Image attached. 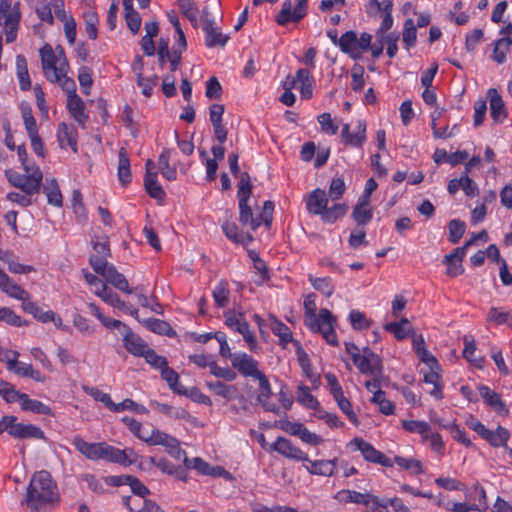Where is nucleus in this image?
Wrapping results in <instances>:
<instances>
[{
	"label": "nucleus",
	"instance_id": "5701e85b",
	"mask_svg": "<svg viewBox=\"0 0 512 512\" xmlns=\"http://www.w3.org/2000/svg\"><path fill=\"white\" fill-rule=\"evenodd\" d=\"M205 33V45L208 48L216 46H225L229 40L228 35H224L215 22L202 26Z\"/></svg>",
	"mask_w": 512,
	"mask_h": 512
},
{
	"label": "nucleus",
	"instance_id": "79ce46f5",
	"mask_svg": "<svg viewBox=\"0 0 512 512\" xmlns=\"http://www.w3.org/2000/svg\"><path fill=\"white\" fill-rule=\"evenodd\" d=\"M340 501L346 502V503H356V504H363L365 506H368L370 504V497L371 494L369 493H361L354 490H341L338 492L336 496Z\"/></svg>",
	"mask_w": 512,
	"mask_h": 512
},
{
	"label": "nucleus",
	"instance_id": "3c124183",
	"mask_svg": "<svg viewBox=\"0 0 512 512\" xmlns=\"http://www.w3.org/2000/svg\"><path fill=\"white\" fill-rule=\"evenodd\" d=\"M43 192L46 194L49 204L56 207L62 206L63 197L56 179L50 180L44 187Z\"/></svg>",
	"mask_w": 512,
	"mask_h": 512
},
{
	"label": "nucleus",
	"instance_id": "f8f14e48",
	"mask_svg": "<svg viewBox=\"0 0 512 512\" xmlns=\"http://www.w3.org/2000/svg\"><path fill=\"white\" fill-rule=\"evenodd\" d=\"M473 244V240H468L462 247L455 248L450 254L444 256L443 263L447 265V275L456 277L464 272L462 261L466 254V249Z\"/></svg>",
	"mask_w": 512,
	"mask_h": 512
},
{
	"label": "nucleus",
	"instance_id": "a211bd4d",
	"mask_svg": "<svg viewBox=\"0 0 512 512\" xmlns=\"http://www.w3.org/2000/svg\"><path fill=\"white\" fill-rule=\"evenodd\" d=\"M478 391L484 403L491 407L496 413L499 415L508 414L509 410L502 401L500 394L496 393L486 385H480L478 387Z\"/></svg>",
	"mask_w": 512,
	"mask_h": 512
},
{
	"label": "nucleus",
	"instance_id": "37998d69",
	"mask_svg": "<svg viewBox=\"0 0 512 512\" xmlns=\"http://www.w3.org/2000/svg\"><path fill=\"white\" fill-rule=\"evenodd\" d=\"M144 185L146 192L151 198H154L158 201L164 200L166 194L161 185L157 181V174L145 175Z\"/></svg>",
	"mask_w": 512,
	"mask_h": 512
},
{
	"label": "nucleus",
	"instance_id": "680f3d73",
	"mask_svg": "<svg viewBox=\"0 0 512 512\" xmlns=\"http://www.w3.org/2000/svg\"><path fill=\"white\" fill-rule=\"evenodd\" d=\"M85 27H86V33L88 37L92 40H95L98 35V24H99V18L97 13L90 9L83 14Z\"/></svg>",
	"mask_w": 512,
	"mask_h": 512
},
{
	"label": "nucleus",
	"instance_id": "e2e57ef3",
	"mask_svg": "<svg viewBox=\"0 0 512 512\" xmlns=\"http://www.w3.org/2000/svg\"><path fill=\"white\" fill-rule=\"evenodd\" d=\"M177 4L181 13L195 27L198 23V8L196 4L192 0H178Z\"/></svg>",
	"mask_w": 512,
	"mask_h": 512
},
{
	"label": "nucleus",
	"instance_id": "13d9d810",
	"mask_svg": "<svg viewBox=\"0 0 512 512\" xmlns=\"http://www.w3.org/2000/svg\"><path fill=\"white\" fill-rule=\"evenodd\" d=\"M486 320L494 323L495 325L507 324L512 327V311H500L496 307H491Z\"/></svg>",
	"mask_w": 512,
	"mask_h": 512
},
{
	"label": "nucleus",
	"instance_id": "423d86ee",
	"mask_svg": "<svg viewBox=\"0 0 512 512\" xmlns=\"http://www.w3.org/2000/svg\"><path fill=\"white\" fill-rule=\"evenodd\" d=\"M371 42V34L363 32L358 38L355 31L349 30L343 33L339 38V48L343 53L348 54L351 58L358 59L362 53L369 50Z\"/></svg>",
	"mask_w": 512,
	"mask_h": 512
},
{
	"label": "nucleus",
	"instance_id": "4c0bfd02",
	"mask_svg": "<svg viewBox=\"0 0 512 512\" xmlns=\"http://www.w3.org/2000/svg\"><path fill=\"white\" fill-rule=\"evenodd\" d=\"M161 377L167 382L169 388L174 393H177L179 395L188 394V389L182 387L179 383L178 373L172 368H169L168 365L161 369Z\"/></svg>",
	"mask_w": 512,
	"mask_h": 512
},
{
	"label": "nucleus",
	"instance_id": "f704fd0d",
	"mask_svg": "<svg viewBox=\"0 0 512 512\" xmlns=\"http://www.w3.org/2000/svg\"><path fill=\"white\" fill-rule=\"evenodd\" d=\"M21 307L26 313L33 315L34 318L42 323L55 321V313L53 311H43L41 307L30 301V299L26 302H23Z\"/></svg>",
	"mask_w": 512,
	"mask_h": 512
},
{
	"label": "nucleus",
	"instance_id": "338daca9",
	"mask_svg": "<svg viewBox=\"0 0 512 512\" xmlns=\"http://www.w3.org/2000/svg\"><path fill=\"white\" fill-rule=\"evenodd\" d=\"M352 218L359 226L367 225L373 218V210L371 207H362L361 205H355Z\"/></svg>",
	"mask_w": 512,
	"mask_h": 512
},
{
	"label": "nucleus",
	"instance_id": "0eeeda50",
	"mask_svg": "<svg viewBox=\"0 0 512 512\" xmlns=\"http://www.w3.org/2000/svg\"><path fill=\"white\" fill-rule=\"evenodd\" d=\"M307 12L308 0H295V5L291 0H285L276 16V22L280 26H285L290 22L297 23L307 15Z\"/></svg>",
	"mask_w": 512,
	"mask_h": 512
},
{
	"label": "nucleus",
	"instance_id": "ea45409f",
	"mask_svg": "<svg viewBox=\"0 0 512 512\" xmlns=\"http://www.w3.org/2000/svg\"><path fill=\"white\" fill-rule=\"evenodd\" d=\"M21 409L23 411H29L35 414L53 416V412L50 406L39 400L29 398L27 394L24 398V401L21 403Z\"/></svg>",
	"mask_w": 512,
	"mask_h": 512
},
{
	"label": "nucleus",
	"instance_id": "f03ea898",
	"mask_svg": "<svg viewBox=\"0 0 512 512\" xmlns=\"http://www.w3.org/2000/svg\"><path fill=\"white\" fill-rule=\"evenodd\" d=\"M305 324L315 333H321L326 342L332 346L338 345L337 335L334 329L336 318L332 313L322 308L316 315V295L311 293L304 299Z\"/></svg>",
	"mask_w": 512,
	"mask_h": 512
},
{
	"label": "nucleus",
	"instance_id": "49530a36",
	"mask_svg": "<svg viewBox=\"0 0 512 512\" xmlns=\"http://www.w3.org/2000/svg\"><path fill=\"white\" fill-rule=\"evenodd\" d=\"M511 44L512 39L509 36L496 40L494 43L492 59L498 64L504 63L506 61V54L509 52Z\"/></svg>",
	"mask_w": 512,
	"mask_h": 512
},
{
	"label": "nucleus",
	"instance_id": "cd10ccee",
	"mask_svg": "<svg viewBox=\"0 0 512 512\" xmlns=\"http://www.w3.org/2000/svg\"><path fill=\"white\" fill-rule=\"evenodd\" d=\"M384 329L394 335L397 340H404L408 336H412L413 327L407 318H402L400 321L390 322L385 324Z\"/></svg>",
	"mask_w": 512,
	"mask_h": 512
},
{
	"label": "nucleus",
	"instance_id": "09e8293b",
	"mask_svg": "<svg viewBox=\"0 0 512 512\" xmlns=\"http://www.w3.org/2000/svg\"><path fill=\"white\" fill-rule=\"evenodd\" d=\"M206 385L216 395L221 396L227 400L235 398L238 391L236 386L227 385L221 381L206 382Z\"/></svg>",
	"mask_w": 512,
	"mask_h": 512
},
{
	"label": "nucleus",
	"instance_id": "1a4fd4ad",
	"mask_svg": "<svg viewBox=\"0 0 512 512\" xmlns=\"http://www.w3.org/2000/svg\"><path fill=\"white\" fill-rule=\"evenodd\" d=\"M356 450H359L368 462L379 464L383 467H392L393 460L383 454L381 451L375 449L369 442L362 438L356 437L350 442Z\"/></svg>",
	"mask_w": 512,
	"mask_h": 512
},
{
	"label": "nucleus",
	"instance_id": "774afa93",
	"mask_svg": "<svg viewBox=\"0 0 512 512\" xmlns=\"http://www.w3.org/2000/svg\"><path fill=\"white\" fill-rule=\"evenodd\" d=\"M347 212V206L345 204H334L330 208H325L321 219L327 223H334L340 217L344 216Z\"/></svg>",
	"mask_w": 512,
	"mask_h": 512
},
{
	"label": "nucleus",
	"instance_id": "b1692460",
	"mask_svg": "<svg viewBox=\"0 0 512 512\" xmlns=\"http://www.w3.org/2000/svg\"><path fill=\"white\" fill-rule=\"evenodd\" d=\"M248 201L249 199L244 198L239 200V221L243 226L256 230L262 224V216L253 214Z\"/></svg>",
	"mask_w": 512,
	"mask_h": 512
},
{
	"label": "nucleus",
	"instance_id": "6e6552de",
	"mask_svg": "<svg viewBox=\"0 0 512 512\" xmlns=\"http://www.w3.org/2000/svg\"><path fill=\"white\" fill-rule=\"evenodd\" d=\"M138 455L132 449L121 450L103 442L100 460H106L122 466H130L137 462Z\"/></svg>",
	"mask_w": 512,
	"mask_h": 512
},
{
	"label": "nucleus",
	"instance_id": "de8ad7c7",
	"mask_svg": "<svg viewBox=\"0 0 512 512\" xmlns=\"http://www.w3.org/2000/svg\"><path fill=\"white\" fill-rule=\"evenodd\" d=\"M297 402L308 409H318L319 401L310 392L308 386L301 384L297 388Z\"/></svg>",
	"mask_w": 512,
	"mask_h": 512
},
{
	"label": "nucleus",
	"instance_id": "a878e982",
	"mask_svg": "<svg viewBox=\"0 0 512 512\" xmlns=\"http://www.w3.org/2000/svg\"><path fill=\"white\" fill-rule=\"evenodd\" d=\"M137 321L140 322L145 328L158 335H165L169 337L176 335L175 330H173L171 325L164 320L151 317L147 319L139 318Z\"/></svg>",
	"mask_w": 512,
	"mask_h": 512
},
{
	"label": "nucleus",
	"instance_id": "393cba45",
	"mask_svg": "<svg viewBox=\"0 0 512 512\" xmlns=\"http://www.w3.org/2000/svg\"><path fill=\"white\" fill-rule=\"evenodd\" d=\"M354 365L365 375H382L383 366L380 357L369 358V357H357L354 361Z\"/></svg>",
	"mask_w": 512,
	"mask_h": 512
},
{
	"label": "nucleus",
	"instance_id": "5fc2aeb1",
	"mask_svg": "<svg viewBox=\"0 0 512 512\" xmlns=\"http://www.w3.org/2000/svg\"><path fill=\"white\" fill-rule=\"evenodd\" d=\"M298 362L304 375L314 384L320 381V376L312 371V364L307 353L299 347L297 350Z\"/></svg>",
	"mask_w": 512,
	"mask_h": 512
},
{
	"label": "nucleus",
	"instance_id": "f3484780",
	"mask_svg": "<svg viewBox=\"0 0 512 512\" xmlns=\"http://www.w3.org/2000/svg\"><path fill=\"white\" fill-rule=\"evenodd\" d=\"M9 435L18 439H44V432L33 424L12 422Z\"/></svg>",
	"mask_w": 512,
	"mask_h": 512
},
{
	"label": "nucleus",
	"instance_id": "69168bd1",
	"mask_svg": "<svg viewBox=\"0 0 512 512\" xmlns=\"http://www.w3.org/2000/svg\"><path fill=\"white\" fill-rule=\"evenodd\" d=\"M83 273H84V278L86 280V282L91 285V286H94L95 289H94V293L101 299L104 298L105 295H107V293L111 290L107 287V285L101 280L99 279L96 275L86 271V270H83Z\"/></svg>",
	"mask_w": 512,
	"mask_h": 512
},
{
	"label": "nucleus",
	"instance_id": "20e7f679",
	"mask_svg": "<svg viewBox=\"0 0 512 512\" xmlns=\"http://www.w3.org/2000/svg\"><path fill=\"white\" fill-rule=\"evenodd\" d=\"M5 174L11 185L21 189L27 195H34L41 188L43 174L38 166L32 165L26 174H20L14 170H6Z\"/></svg>",
	"mask_w": 512,
	"mask_h": 512
},
{
	"label": "nucleus",
	"instance_id": "a18cd8bd",
	"mask_svg": "<svg viewBox=\"0 0 512 512\" xmlns=\"http://www.w3.org/2000/svg\"><path fill=\"white\" fill-rule=\"evenodd\" d=\"M226 326L234 332L240 333L249 324L242 313L228 310L224 312Z\"/></svg>",
	"mask_w": 512,
	"mask_h": 512
},
{
	"label": "nucleus",
	"instance_id": "7c9ffc66",
	"mask_svg": "<svg viewBox=\"0 0 512 512\" xmlns=\"http://www.w3.org/2000/svg\"><path fill=\"white\" fill-rule=\"evenodd\" d=\"M270 327L274 335L279 337V345L283 348L292 341V332L290 328L282 321L278 320L275 316L270 315Z\"/></svg>",
	"mask_w": 512,
	"mask_h": 512
},
{
	"label": "nucleus",
	"instance_id": "58836bf2",
	"mask_svg": "<svg viewBox=\"0 0 512 512\" xmlns=\"http://www.w3.org/2000/svg\"><path fill=\"white\" fill-rule=\"evenodd\" d=\"M299 90L302 99H310L313 96V78L308 69L298 70Z\"/></svg>",
	"mask_w": 512,
	"mask_h": 512
},
{
	"label": "nucleus",
	"instance_id": "7ed1b4c3",
	"mask_svg": "<svg viewBox=\"0 0 512 512\" xmlns=\"http://www.w3.org/2000/svg\"><path fill=\"white\" fill-rule=\"evenodd\" d=\"M20 3L12 0H0V25L4 29L6 43H13L20 27Z\"/></svg>",
	"mask_w": 512,
	"mask_h": 512
},
{
	"label": "nucleus",
	"instance_id": "9b49d317",
	"mask_svg": "<svg viewBox=\"0 0 512 512\" xmlns=\"http://www.w3.org/2000/svg\"><path fill=\"white\" fill-rule=\"evenodd\" d=\"M366 122L364 120H358L356 122L353 132L350 131V125L344 124L341 130V141L346 146L354 148H363L366 141Z\"/></svg>",
	"mask_w": 512,
	"mask_h": 512
},
{
	"label": "nucleus",
	"instance_id": "412c9836",
	"mask_svg": "<svg viewBox=\"0 0 512 512\" xmlns=\"http://www.w3.org/2000/svg\"><path fill=\"white\" fill-rule=\"evenodd\" d=\"M67 109L79 126L85 127L88 119L85 103L78 94L68 95Z\"/></svg>",
	"mask_w": 512,
	"mask_h": 512
},
{
	"label": "nucleus",
	"instance_id": "c756f323",
	"mask_svg": "<svg viewBox=\"0 0 512 512\" xmlns=\"http://www.w3.org/2000/svg\"><path fill=\"white\" fill-rule=\"evenodd\" d=\"M122 3L127 26L133 34H137L141 27V16L133 8V0H122Z\"/></svg>",
	"mask_w": 512,
	"mask_h": 512
},
{
	"label": "nucleus",
	"instance_id": "e433bc0d",
	"mask_svg": "<svg viewBox=\"0 0 512 512\" xmlns=\"http://www.w3.org/2000/svg\"><path fill=\"white\" fill-rule=\"evenodd\" d=\"M151 405L157 411L173 419L189 420L191 417L189 412L184 408L173 407L169 404L160 403L157 401L152 402Z\"/></svg>",
	"mask_w": 512,
	"mask_h": 512
},
{
	"label": "nucleus",
	"instance_id": "2f4dec72",
	"mask_svg": "<svg viewBox=\"0 0 512 512\" xmlns=\"http://www.w3.org/2000/svg\"><path fill=\"white\" fill-rule=\"evenodd\" d=\"M103 277L116 289L127 294L133 293V290L129 288V284L125 276L119 273L114 265L108 268V271L104 274Z\"/></svg>",
	"mask_w": 512,
	"mask_h": 512
},
{
	"label": "nucleus",
	"instance_id": "4468645a",
	"mask_svg": "<svg viewBox=\"0 0 512 512\" xmlns=\"http://www.w3.org/2000/svg\"><path fill=\"white\" fill-rule=\"evenodd\" d=\"M56 137L60 148L66 149L70 147L73 152L76 153L78 151V132L73 124L68 125L65 122L59 123Z\"/></svg>",
	"mask_w": 512,
	"mask_h": 512
},
{
	"label": "nucleus",
	"instance_id": "052dcab7",
	"mask_svg": "<svg viewBox=\"0 0 512 512\" xmlns=\"http://www.w3.org/2000/svg\"><path fill=\"white\" fill-rule=\"evenodd\" d=\"M402 427L410 433L420 434L424 439H428L431 429L427 422L419 420H403Z\"/></svg>",
	"mask_w": 512,
	"mask_h": 512
},
{
	"label": "nucleus",
	"instance_id": "c03bdc74",
	"mask_svg": "<svg viewBox=\"0 0 512 512\" xmlns=\"http://www.w3.org/2000/svg\"><path fill=\"white\" fill-rule=\"evenodd\" d=\"M170 156H171V150L168 148H164L159 155V165L161 174L164 178H166L169 181L176 180L177 178V171L176 168L170 166Z\"/></svg>",
	"mask_w": 512,
	"mask_h": 512
},
{
	"label": "nucleus",
	"instance_id": "4be33fe9",
	"mask_svg": "<svg viewBox=\"0 0 512 512\" xmlns=\"http://www.w3.org/2000/svg\"><path fill=\"white\" fill-rule=\"evenodd\" d=\"M487 95L490 102L491 118L497 123H502L507 117V110L501 95L494 88H490Z\"/></svg>",
	"mask_w": 512,
	"mask_h": 512
},
{
	"label": "nucleus",
	"instance_id": "dca6fc26",
	"mask_svg": "<svg viewBox=\"0 0 512 512\" xmlns=\"http://www.w3.org/2000/svg\"><path fill=\"white\" fill-rule=\"evenodd\" d=\"M337 458L331 460H310L302 461L303 467L311 475L332 476L337 468Z\"/></svg>",
	"mask_w": 512,
	"mask_h": 512
},
{
	"label": "nucleus",
	"instance_id": "bb28decb",
	"mask_svg": "<svg viewBox=\"0 0 512 512\" xmlns=\"http://www.w3.org/2000/svg\"><path fill=\"white\" fill-rule=\"evenodd\" d=\"M117 175L119 182L122 186H127L132 181V174L130 170V160L127 150L121 147L118 152V170Z\"/></svg>",
	"mask_w": 512,
	"mask_h": 512
},
{
	"label": "nucleus",
	"instance_id": "6ab92c4d",
	"mask_svg": "<svg viewBox=\"0 0 512 512\" xmlns=\"http://www.w3.org/2000/svg\"><path fill=\"white\" fill-rule=\"evenodd\" d=\"M328 205V196L326 192L317 188L309 193L306 198V209L310 214L322 216Z\"/></svg>",
	"mask_w": 512,
	"mask_h": 512
},
{
	"label": "nucleus",
	"instance_id": "c85d7f7f",
	"mask_svg": "<svg viewBox=\"0 0 512 512\" xmlns=\"http://www.w3.org/2000/svg\"><path fill=\"white\" fill-rule=\"evenodd\" d=\"M509 438L510 432L500 425L497 427L496 431L488 429L485 435H483V439L486 440L492 447L502 446L505 449H508L507 442Z\"/></svg>",
	"mask_w": 512,
	"mask_h": 512
},
{
	"label": "nucleus",
	"instance_id": "f257e3e1",
	"mask_svg": "<svg viewBox=\"0 0 512 512\" xmlns=\"http://www.w3.org/2000/svg\"><path fill=\"white\" fill-rule=\"evenodd\" d=\"M58 500V487L51 474L45 470L34 473L27 488L25 498L27 506L32 510H39Z\"/></svg>",
	"mask_w": 512,
	"mask_h": 512
},
{
	"label": "nucleus",
	"instance_id": "9d476101",
	"mask_svg": "<svg viewBox=\"0 0 512 512\" xmlns=\"http://www.w3.org/2000/svg\"><path fill=\"white\" fill-rule=\"evenodd\" d=\"M269 452H277L285 458L297 460V461H308V455L304 453L299 447L295 446L291 440L279 436L269 446Z\"/></svg>",
	"mask_w": 512,
	"mask_h": 512
},
{
	"label": "nucleus",
	"instance_id": "39448f33",
	"mask_svg": "<svg viewBox=\"0 0 512 512\" xmlns=\"http://www.w3.org/2000/svg\"><path fill=\"white\" fill-rule=\"evenodd\" d=\"M41 64L44 75L47 80H59V76H64L68 72L69 65L66 61L63 51L56 55L51 46L46 45L40 50Z\"/></svg>",
	"mask_w": 512,
	"mask_h": 512
},
{
	"label": "nucleus",
	"instance_id": "473e14b6",
	"mask_svg": "<svg viewBox=\"0 0 512 512\" xmlns=\"http://www.w3.org/2000/svg\"><path fill=\"white\" fill-rule=\"evenodd\" d=\"M428 372L424 373V382L426 384H432L433 389L429 391V394L437 400L443 398L442 385H441V368H429Z\"/></svg>",
	"mask_w": 512,
	"mask_h": 512
},
{
	"label": "nucleus",
	"instance_id": "864d4df0",
	"mask_svg": "<svg viewBox=\"0 0 512 512\" xmlns=\"http://www.w3.org/2000/svg\"><path fill=\"white\" fill-rule=\"evenodd\" d=\"M396 463L402 469L410 471L412 474L421 475L425 473L422 463L414 458H405L402 456H395L393 464Z\"/></svg>",
	"mask_w": 512,
	"mask_h": 512
},
{
	"label": "nucleus",
	"instance_id": "6e6d98bb",
	"mask_svg": "<svg viewBox=\"0 0 512 512\" xmlns=\"http://www.w3.org/2000/svg\"><path fill=\"white\" fill-rule=\"evenodd\" d=\"M4 254L5 256L0 258V260L7 263L10 272L14 274H27L35 270L33 266L17 262L14 255L9 251H4Z\"/></svg>",
	"mask_w": 512,
	"mask_h": 512
},
{
	"label": "nucleus",
	"instance_id": "a19ab883",
	"mask_svg": "<svg viewBox=\"0 0 512 512\" xmlns=\"http://www.w3.org/2000/svg\"><path fill=\"white\" fill-rule=\"evenodd\" d=\"M178 439L163 432L158 429H152L150 435H148L147 439H145V442L148 445H161L164 446L165 449H169L172 444L177 441Z\"/></svg>",
	"mask_w": 512,
	"mask_h": 512
},
{
	"label": "nucleus",
	"instance_id": "2eb2a0df",
	"mask_svg": "<svg viewBox=\"0 0 512 512\" xmlns=\"http://www.w3.org/2000/svg\"><path fill=\"white\" fill-rule=\"evenodd\" d=\"M123 346L127 352L137 357H142L149 348L148 344L139 335L135 334L129 326H125Z\"/></svg>",
	"mask_w": 512,
	"mask_h": 512
},
{
	"label": "nucleus",
	"instance_id": "ddd939ff",
	"mask_svg": "<svg viewBox=\"0 0 512 512\" xmlns=\"http://www.w3.org/2000/svg\"><path fill=\"white\" fill-rule=\"evenodd\" d=\"M232 366L245 377L257 379L259 375L263 374L258 369V362L246 353L235 354L232 358Z\"/></svg>",
	"mask_w": 512,
	"mask_h": 512
},
{
	"label": "nucleus",
	"instance_id": "8fccbe9b",
	"mask_svg": "<svg viewBox=\"0 0 512 512\" xmlns=\"http://www.w3.org/2000/svg\"><path fill=\"white\" fill-rule=\"evenodd\" d=\"M230 295L229 284L227 280H221L214 288L212 296L215 304L219 308H224L228 305Z\"/></svg>",
	"mask_w": 512,
	"mask_h": 512
},
{
	"label": "nucleus",
	"instance_id": "c9c22d12",
	"mask_svg": "<svg viewBox=\"0 0 512 512\" xmlns=\"http://www.w3.org/2000/svg\"><path fill=\"white\" fill-rule=\"evenodd\" d=\"M102 300L108 303L109 305L118 308L123 313L131 315L136 320H139L138 309L127 305L123 300L120 299L118 294L113 292L112 290H110Z\"/></svg>",
	"mask_w": 512,
	"mask_h": 512
},
{
	"label": "nucleus",
	"instance_id": "bf43d9fd",
	"mask_svg": "<svg viewBox=\"0 0 512 512\" xmlns=\"http://www.w3.org/2000/svg\"><path fill=\"white\" fill-rule=\"evenodd\" d=\"M309 281L315 290L321 292L326 297H330L334 293V285L330 277L318 278L309 275Z\"/></svg>",
	"mask_w": 512,
	"mask_h": 512
},
{
	"label": "nucleus",
	"instance_id": "aec40b11",
	"mask_svg": "<svg viewBox=\"0 0 512 512\" xmlns=\"http://www.w3.org/2000/svg\"><path fill=\"white\" fill-rule=\"evenodd\" d=\"M72 444L75 449L85 458L93 461L100 460V453L103 442L89 443L86 442L82 437L76 435L72 439Z\"/></svg>",
	"mask_w": 512,
	"mask_h": 512
},
{
	"label": "nucleus",
	"instance_id": "603ef678",
	"mask_svg": "<svg viewBox=\"0 0 512 512\" xmlns=\"http://www.w3.org/2000/svg\"><path fill=\"white\" fill-rule=\"evenodd\" d=\"M371 402L378 405L379 411L384 415H393L395 413V405L386 398V392L383 390L375 391Z\"/></svg>",
	"mask_w": 512,
	"mask_h": 512
},
{
	"label": "nucleus",
	"instance_id": "72a5a7b5",
	"mask_svg": "<svg viewBox=\"0 0 512 512\" xmlns=\"http://www.w3.org/2000/svg\"><path fill=\"white\" fill-rule=\"evenodd\" d=\"M10 372L15 373L18 376L24 378L33 379L36 382L43 383L46 377L40 373V371L33 368L31 364H27L24 362L16 361L15 366L12 367Z\"/></svg>",
	"mask_w": 512,
	"mask_h": 512
},
{
	"label": "nucleus",
	"instance_id": "0e129e2a",
	"mask_svg": "<svg viewBox=\"0 0 512 512\" xmlns=\"http://www.w3.org/2000/svg\"><path fill=\"white\" fill-rule=\"evenodd\" d=\"M465 347L463 350V357L469 361L473 366L478 369H483L485 364V359L483 357L473 358V355L476 351V344L474 340H468L467 337L464 338Z\"/></svg>",
	"mask_w": 512,
	"mask_h": 512
},
{
	"label": "nucleus",
	"instance_id": "4d7b16f0",
	"mask_svg": "<svg viewBox=\"0 0 512 512\" xmlns=\"http://www.w3.org/2000/svg\"><path fill=\"white\" fill-rule=\"evenodd\" d=\"M402 40L406 49L415 46L417 41V29L413 19L408 18L403 24Z\"/></svg>",
	"mask_w": 512,
	"mask_h": 512
}]
</instances>
